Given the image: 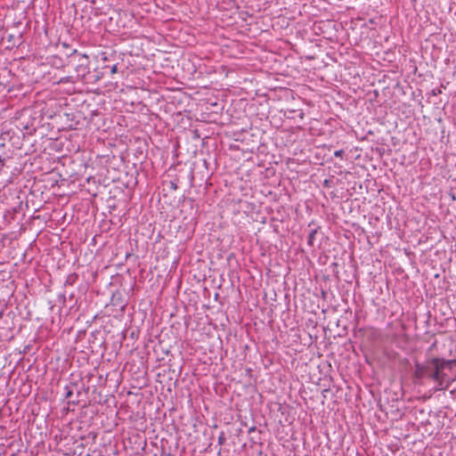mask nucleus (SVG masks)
I'll return each instance as SVG.
<instances>
[{"instance_id":"1","label":"nucleus","mask_w":456,"mask_h":456,"mask_svg":"<svg viewBox=\"0 0 456 456\" xmlns=\"http://www.w3.org/2000/svg\"><path fill=\"white\" fill-rule=\"evenodd\" d=\"M456 367V361H440L432 359L424 365L417 364L415 375L419 378H429L437 383V390L446 389L456 379V374L452 376L449 370Z\"/></svg>"},{"instance_id":"2","label":"nucleus","mask_w":456,"mask_h":456,"mask_svg":"<svg viewBox=\"0 0 456 456\" xmlns=\"http://www.w3.org/2000/svg\"><path fill=\"white\" fill-rule=\"evenodd\" d=\"M334 154L336 157H341L343 154V151L342 150L336 151Z\"/></svg>"},{"instance_id":"3","label":"nucleus","mask_w":456,"mask_h":456,"mask_svg":"<svg viewBox=\"0 0 456 456\" xmlns=\"http://www.w3.org/2000/svg\"><path fill=\"white\" fill-rule=\"evenodd\" d=\"M117 72V66L114 65L112 68H111V73H116Z\"/></svg>"},{"instance_id":"4","label":"nucleus","mask_w":456,"mask_h":456,"mask_svg":"<svg viewBox=\"0 0 456 456\" xmlns=\"http://www.w3.org/2000/svg\"><path fill=\"white\" fill-rule=\"evenodd\" d=\"M222 440H223V438H222V437H219V443H220V444L222 443Z\"/></svg>"}]
</instances>
